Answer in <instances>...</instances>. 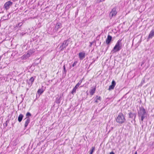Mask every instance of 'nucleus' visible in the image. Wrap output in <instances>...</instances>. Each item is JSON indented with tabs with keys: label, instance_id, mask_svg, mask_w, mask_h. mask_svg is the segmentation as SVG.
I'll list each match as a JSON object with an SVG mask.
<instances>
[{
	"label": "nucleus",
	"instance_id": "20",
	"mask_svg": "<svg viewBox=\"0 0 154 154\" xmlns=\"http://www.w3.org/2000/svg\"><path fill=\"white\" fill-rule=\"evenodd\" d=\"M66 67L65 65H64L63 66V74H65V75L66 74Z\"/></svg>",
	"mask_w": 154,
	"mask_h": 154
},
{
	"label": "nucleus",
	"instance_id": "21",
	"mask_svg": "<svg viewBox=\"0 0 154 154\" xmlns=\"http://www.w3.org/2000/svg\"><path fill=\"white\" fill-rule=\"evenodd\" d=\"M83 79V78H82V79L80 80L76 85L79 86L81 84Z\"/></svg>",
	"mask_w": 154,
	"mask_h": 154
},
{
	"label": "nucleus",
	"instance_id": "1",
	"mask_svg": "<svg viewBox=\"0 0 154 154\" xmlns=\"http://www.w3.org/2000/svg\"><path fill=\"white\" fill-rule=\"evenodd\" d=\"M138 113L139 117L141 118V120L142 121L147 116V114L146 110L143 107H140Z\"/></svg>",
	"mask_w": 154,
	"mask_h": 154
},
{
	"label": "nucleus",
	"instance_id": "14",
	"mask_svg": "<svg viewBox=\"0 0 154 154\" xmlns=\"http://www.w3.org/2000/svg\"><path fill=\"white\" fill-rule=\"evenodd\" d=\"M154 36V31L153 30H152L150 32L149 36L148 38H152Z\"/></svg>",
	"mask_w": 154,
	"mask_h": 154
},
{
	"label": "nucleus",
	"instance_id": "18",
	"mask_svg": "<svg viewBox=\"0 0 154 154\" xmlns=\"http://www.w3.org/2000/svg\"><path fill=\"white\" fill-rule=\"evenodd\" d=\"M95 91H96L95 87L94 88H93L92 89H91V90L90 91V94L91 95H92L94 93Z\"/></svg>",
	"mask_w": 154,
	"mask_h": 154
},
{
	"label": "nucleus",
	"instance_id": "25",
	"mask_svg": "<svg viewBox=\"0 0 154 154\" xmlns=\"http://www.w3.org/2000/svg\"><path fill=\"white\" fill-rule=\"evenodd\" d=\"M22 24L23 23H20L16 25V26L17 27L18 26H19V27H20L22 26Z\"/></svg>",
	"mask_w": 154,
	"mask_h": 154
},
{
	"label": "nucleus",
	"instance_id": "7",
	"mask_svg": "<svg viewBox=\"0 0 154 154\" xmlns=\"http://www.w3.org/2000/svg\"><path fill=\"white\" fill-rule=\"evenodd\" d=\"M112 37L111 36L108 35L106 40V43L108 46L110 44L112 40Z\"/></svg>",
	"mask_w": 154,
	"mask_h": 154
},
{
	"label": "nucleus",
	"instance_id": "22",
	"mask_svg": "<svg viewBox=\"0 0 154 154\" xmlns=\"http://www.w3.org/2000/svg\"><path fill=\"white\" fill-rule=\"evenodd\" d=\"M76 89H75L74 88H73L72 92H71V93L73 94L74 93H76Z\"/></svg>",
	"mask_w": 154,
	"mask_h": 154
},
{
	"label": "nucleus",
	"instance_id": "10",
	"mask_svg": "<svg viewBox=\"0 0 154 154\" xmlns=\"http://www.w3.org/2000/svg\"><path fill=\"white\" fill-rule=\"evenodd\" d=\"M34 80V78L33 77H31L28 81H27V82L29 85L31 86Z\"/></svg>",
	"mask_w": 154,
	"mask_h": 154
},
{
	"label": "nucleus",
	"instance_id": "8",
	"mask_svg": "<svg viewBox=\"0 0 154 154\" xmlns=\"http://www.w3.org/2000/svg\"><path fill=\"white\" fill-rule=\"evenodd\" d=\"M116 85V83L115 81L114 80H112L111 83V85L109 87L108 90H111L113 89L114 88Z\"/></svg>",
	"mask_w": 154,
	"mask_h": 154
},
{
	"label": "nucleus",
	"instance_id": "19",
	"mask_svg": "<svg viewBox=\"0 0 154 154\" xmlns=\"http://www.w3.org/2000/svg\"><path fill=\"white\" fill-rule=\"evenodd\" d=\"M43 92H44V90L43 89H42V88L39 89L38 90V91H37V93L40 95L41 94H42L43 93Z\"/></svg>",
	"mask_w": 154,
	"mask_h": 154
},
{
	"label": "nucleus",
	"instance_id": "13",
	"mask_svg": "<svg viewBox=\"0 0 154 154\" xmlns=\"http://www.w3.org/2000/svg\"><path fill=\"white\" fill-rule=\"evenodd\" d=\"M95 102L96 103H99V101H101V97H100V96H99L98 97V96H97L95 98Z\"/></svg>",
	"mask_w": 154,
	"mask_h": 154
},
{
	"label": "nucleus",
	"instance_id": "6",
	"mask_svg": "<svg viewBox=\"0 0 154 154\" xmlns=\"http://www.w3.org/2000/svg\"><path fill=\"white\" fill-rule=\"evenodd\" d=\"M13 2L10 1L7 2L4 5V6L6 10L8 9L10 6L12 5Z\"/></svg>",
	"mask_w": 154,
	"mask_h": 154
},
{
	"label": "nucleus",
	"instance_id": "29",
	"mask_svg": "<svg viewBox=\"0 0 154 154\" xmlns=\"http://www.w3.org/2000/svg\"><path fill=\"white\" fill-rule=\"evenodd\" d=\"M7 121H6V122L5 123V126H7Z\"/></svg>",
	"mask_w": 154,
	"mask_h": 154
},
{
	"label": "nucleus",
	"instance_id": "28",
	"mask_svg": "<svg viewBox=\"0 0 154 154\" xmlns=\"http://www.w3.org/2000/svg\"><path fill=\"white\" fill-rule=\"evenodd\" d=\"M94 42H90V45H89V46L90 47H91L93 43Z\"/></svg>",
	"mask_w": 154,
	"mask_h": 154
},
{
	"label": "nucleus",
	"instance_id": "15",
	"mask_svg": "<svg viewBox=\"0 0 154 154\" xmlns=\"http://www.w3.org/2000/svg\"><path fill=\"white\" fill-rule=\"evenodd\" d=\"M30 56V54L29 53H27L26 54H25L24 55L23 57V58L24 59H26L29 57Z\"/></svg>",
	"mask_w": 154,
	"mask_h": 154
},
{
	"label": "nucleus",
	"instance_id": "9",
	"mask_svg": "<svg viewBox=\"0 0 154 154\" xmlns=\"http://www.w3.org/2000/svg\"><path fill=\"white\" fill-rule=\"evenodd\" d=\"M25 122L24 125V127L25 128H26L28 126L29 123L30 122V119L29 117H26L25 119Z\"/></svg>",
	"mask_w": 154,
	"mask_h": 154
},
{
	"label": "nucleus",
	"instance_id": "31",
	"mask_svg": "<svg viewBox=\"0 0 154 154\" xmlns=\"http://www.w3.org/2000/svg\"><path fill=\"white\" fill-rule=\"evenodd\" d=\"M137 152H135V153L134 154H137Z\"/></svg>",
	"mask_w": 154,
	"mask_h": 154
},
{
	"label": "nucleus",
	"instance_id": "5",
	"mask_svg": "<svg viewBox=\"0 0 154 154\" xmlns=\"http://www.w3.org/2000/svg\"><path fill=\"white\" fill-rule=\"evenodd\" d=\"M117 13V11H116V8H114L112 9L111 11L110 12L109 15V17L110 19L116 16Z\"/></svg>",
	"mask_w": 154,
	"mask_h": 154
},
{
	"label": "nucleus",
	"instance_id": "30",
	"mask_svg": "<svg viewBox=\"0 0 154 154\" xmlns=\"http://www.w3.org/2000/svg\"><path fill=\"white\" fill-rule=\"evenodd\" d=\"M110 154H114V153L113 152H110Z\"/></svg>",
	"mask_w": 154,
	"mask_h": 154
},
{
	"label": "nucleus",
	"instance_id": "4",
	"mask_svg": "<svg viewBox=\"0 0 154 154\" xmlns=\"http://www.w3.org/2000/svg\"><path fill=\"white\" fill-rule=\"evenodd\" d=\"M69 39L64 41L61 44L60 48L61 51H63V50L65 48L68 46L69 43Z\"/></svg>",
	"mask_w": 154,
	"mask_h": 154
},
{
	"label": "nucleus",
	"instance_id": "32",
	"mask_svg": "<svg viewBox=\"0 0 154 154\" xmlns=\"http://www.w3.org/2000/svg\"><path fill=\"white\" fill-rule=\"evenodd\" d=\"M154 31V30H153Z\"/></svg>",
	"mask_w": 154,
	"mask_h": 154
},
{
	"label": "nucleus",
	"instance_id": "16",
	"mask_svg": "<svg viewBox=\"0 0 154 154\" xmlns=\"http://www.w3.org/2000/svg\"><path fill=\"white\" fill-rule=\"evenodd\" d=\"M60 24L59 23H57L55 27V30L56 31H57L59 28H60Z\"/></svg>",
	"mask_w": 154,
	"mask_h": 154
},
{
	"label": "nucleus",
	"instance_id": "2",
	"mask_svg": "<svg viewBox=\"0 0 154 154\" xmlns=\"http://www.w3.org/2000/svg\"><path fill=\"white\" fill-rule=\"evenodd\" d=\"M122 39L119 40L116 43L115 46L112 51V52L115 53L119 51L122 48Z\"/></svg>",
	"mask_w": 154,
	"mask_h": 154
},
{
	"label": "nucleus",
	"instance_id": "3",
	"mask_svg": "<svg viewBox=\"0 0 154 154\" xmlns=\"http://www.w3.org/2000/svg\"><path fill=\"white\" fill-rule=\"evenodd\" d=\"M126 120L125 117L123 114L122 113H119L116 119V122L119 124L124 123Z\"/></svg>",
	"mask_w": 154,
	"mask_h": 154
},
{
	"label": "nucleus",
	"instance_id": "23",
	"mask_svg": "<svg viewBox=\"0 0 154 154\" xmlns=\"http://www.w3.org/2000/svg\"><path fill=\"white\" fill-rule=\"evenodd\" d=\"M26 117H29L31 116V114L30 112H27L26 114Z\"/></svg>",
	"mask_w": 154,
	"mask_h": 154
},
{
	"label": "nucleus",
	"instance_id": "17",
	"mask_svg": "<svg viewBox=\"0 0 154 154\" xmlns=\"http://www.w3.org/2000/svg\"><path fill=\"white\" fill-rule=\"evenodd\" d=\"M23 117V115L22 114H21L19 115L18 117V120L19 122H20L22 121Z\"/></svg>",
	"mask_w": 154,
	"mask_h": 154
},
{
	"label": "nucleus",
	"instance_id": "27",
	"mask_svg": "<svg viewBox=\"0 0 154 154\" xmlns=\"http://www.w3.org/2000/svg\"><path fill=\"white\" fill-rule=\"evenodd\" d=\"M79 87V86L78 85H76L74 87V88L75 89H76L78 88Z\"/></svg>",
	"mask_w": 154,
	"mask_h": 154
},
{
	"label": "nucleus",
	"instance_id": "11",
	"mask_svg": "<svg viewBox=\"0 0 154 154\" xmlns=\"http://www.w3.org/2000/svg\"><path fill=\"white\" fill-rule=\"evenodd\" d=\"M129 118L133 119L134 118V120H135V119L136 117V114L134 113H132L131 112L129 113Z\"/></svg>",
	"mask_w": 154,
	"mask_h": 154
},
{
	"label": "nucleus",
	"instance_id": "24",
	"mask_svg": "<svg viewBox=\"0 0 154 154\" xmlns=\"http://www.w3.org/2000/svg\"><path fill=\"white\" fill-rule=\"evenodd\" d=\"M95 148L94 147H92V149L91 150V152L90 153V154H92L93 152L94 151V150Z\"/></svg>",
	"mask_w": 154,
	"mask_h": 154
},
{
	"label": "nucleus",
	"instance_id": "12",
	"mask_svg": "<svg viewBox=\"0 0 154 154\" xmlns=\"http://www.w3.org/2000/svg\"><path fill=\"white\" fill-rule=\"evenodd\" d=\"M85 57V53L83 52H80L79 53V57L80 60L83 59Z\"/></svg>",
	"mask_w": 154,
	"mask_h": 154
},
{
	"label": "nucleus",
	"instance_id": "26",
	"mask_svg": "<svg viewBox=\"0 0 154 154\" xmlns=\"http://www.w3.org/2000/svg\"><path fill=\"white\" fill-rule=\"evenodd\" d=\"M77 63V61H75L72 64V66L74 67L75 66Z\"/></svg>",
	"mask_w": 154,
	"mask_h": 154
}]
</instances>
